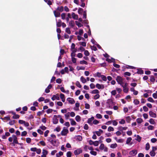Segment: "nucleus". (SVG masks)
Here are the masks:
<instances>
[{
  "label": "nucleus",
  "mask_w": 157,
  "mask_h": 157,
  "mask_svg": "<svg viewBox=\"0 0 157 157\" xmlns=\"http://www.w3.org/2000/svg\"><path fill=\"white\" fill-rule=\"evenodd\" d=\"M69 131L67 128L64 127L63 130L61 132V134L62 136H65L67 135Z\"/></svg>",
  "instance_id": "1"
},
{
  "label": "nucleus",
  "mask_w": 157,
  "mask_h": 157,
  "mask_svg": "<svg viewBox=\"0 0 157 157\" xmlns=\"http://www.w3.org/2000/svg\"><path fill=\"white\" fill-rule=\"evenodd\" d=\"M128 83L126 82L124 84V86H123V90L125 93H127L128 91Z\"/></svg>",
  "instance_id": "2"
},
{
  "label": "nucleus",
  "mask_w": 157,
  "mask_h": 157,
  "mask_svg": "<svg viewBox=\"0 0 157 157\" xmlns=\"http://www.w3.org/2000/svg\"><path fill=\"white\" fill-rule=\"evenodd\" d=\"M82 152V151L81 148H78L74 151V153L75 155H78Z\"/></svg>",
  "instance_id": "3"
},
{
  "label": "nucleus",
  "mask_w": 157,
  "mask_h": 157,
  "mask_svg": "<svg viewBox=\"0 0 157 157\" xmlns=\"http://www.w3.org/2000/svg\"><path fill=\"white\" fill-rule=\"evenodd\" d=\"M13 144H20L18 142V140H17V138L16 136V135H13Z\"/></svg>",
  "instance_id": "4"
},
{
  "label": "nucleus",
  "mask_w": 157,
  "mask_h": 157,
  "mask_svg": "<svg viewBox=\"0 0 157 157\" xmlns=\"http://www.w3.org/2000/svg\"><path fill=\"white\" fill-rule=\"evenodd\" d=\"M53 123L54 124H56L58 122V120L57 119V116L54 115V118L52 119Z\"/></svg>",
  "instance_id": "5"
},
{
  "label": "nucleus",
  "mask_w": 157,
  "mask_h": 157,
  "mask_svg": "<svg viewBox=\"0 0 157 157\" xmlns=\"http://www.w3.org/2000/svg\"><path fill=\"white\" fill-rule=\"evenodd\" d=\"M75 25V23L74 21L71 20L69 22V26L71 28H73Z\"/></svg>",
  "instance_id": "6"
},
{
  "label": "nucleus",
  "mask_w": 157,
  "mask_h": 157,
  "mask_svg": "<svg viewBox=\"0 0 157 157\" xmlns=\"http://www.w3.org/2000/svg\"><path fill=\"white\" fill-rule=\"evenodd\" d=\"M52 87V85L51 84H49L48 86L46 88L45 90V92L47 93H49L50 91V89Z\"/></svg>",
  "instance_id": "7"
},
{
  "label": "nucleus",
  "mask_w": 157,
  "mask_h": 157,
  "mask_svg": "<svg viewBox=\"0 0 157 157\" xmlns=\"http://www.w3.org/2000/svg\"><path fill=\"white\" fill-rule=\"evenodd\" d=\"M94 119V117H92L90 118H89L88 120L87 123H88L90 125H92L93 123H92V121Z\"/></svg>",
  "instance_id": "8"
},
{
  "label": "nucleus",
  "mask_w": 157,
  "mask_h": 157,
  "mask_svg": "<svg viewBox=\"0 0 157 157\" xmlns=\"http://www.w3.org/2000/svg\"><path fill=\"white\" fill-rule=\"evenodd\" d=\"M67 100L70 103L72 104H74L75 103V101L73 98H68L67 99Z\"/></svg>",
  "instance_id": "9"
},
{
  "label": "nucleus",
  "mask_w": 157,
  "mask_h": 157,
  "mask_svg": "<svg viewBox=\"0 0 157 157\" xmlns=\"http://www.w3.org/2000/svg\"><path fill=\"white\" fill-rule=\"evenodd\" d=\"M137 153V151L136 150H133L129 152V154L131 155L134 156Z\"/></svg>",
  "instance_id": "10"
},
{
  "label": "nucleus",
  "mask_w": 157,
  "mask_h": 157,
  "mask_svg": "<svg viewBox=\"0 0 157 157\" xmlns=\"http://www.w3.org/2000/svg\"><path fill=\"white\" fill-rule=\"evenodd\" d=\"M116 80H117V82L119 84L121 82L123 81V79L120 76H117L116 78Z\"/></svg>",
  "instance_id": "11"
},
{
  "label": "nucleus",
  "mask_w": 157,
  "mask_h": 157,
  "mask_svg": "<svg viewBox=\"0 0 157 157\" xmlns=\"http://www.w3.org/2000/svg\"><path fill=\"white\" fill-rule=\"evenodd\" d=\"M96 87L98 89H103L104 88V86L103 85H100L98 83H97L96 85Z\"/></svg>",
  "instance_id": "12"
},
{
  "label": "nucleus",
  "mask_w": 157,
  "mask_h": 157,
  "mask_svg": "<svg viewBox=\"0 0 157 157\" xmlns=\"http://www.w3.org/2000/svg\"><path fill=\"white\" fill-rule=\"evenodd\" d=\"M51 143L53 145V146H57L58 144H56V140H52L50 141Z\"/></svg>",
  "instance_id": "13"
},
{
  "label": "nucleus",
  "mask_w": 157,
  "mask_h": 157,
  "mask_svg": "<svg viewBox=\"0 0 157 157\" xmlns=\"http://www.w3.org/2000/svg\"><path fill=\"white\" fill-rule=\"evenodd\" d=\"M149 114L150 116L152 117L155 118L156 117V113H154L152 111H150L149 112Z\"/></svg>",
  "instance_id": "14"
},
{
  "label": "nucleus",
  "mask_w": 157,
  "mask_h": 157,
  "mask_svg": "<svg viewBox=\"0 0 157 157\" xmlns=\"http://www.w3.org/2000/svg\"><path fill=\"white\" fill-rule=\"evenodd\" d=\"M72 17L75 20H77L78 19V15L75 14V13L72 12L71 14Z\"/></svg>",
  "instance_id": "15"
},
{
  "label": "nucleus",
  "mask_w": 157,
  "mask_h": 157,
  "mask_svg": "<svg viewBox=\"0 0 157 157\" xmlns=\"http://www.w3.org/2000/svg\"><path fill=\"white\" fill-rule=\"evenodd\" d=\"M54 13L56 17H58L60 16V13L59 12H56V11H54Z\"/></svg>",
  "instance_id": "16"
},
{
  "label": "nucleus",
  "mask_w": 157,
  "mask_h": 157,
  "mask_svg": "<svg viewBox=\"0 0 157 157\" xmlns=\"http://www.w3.org/2000/svg\"><path fill=\"white\" fill-rule=\"evenodd\" d=\"M70 120L71 121V124L72 125H75L76 124V122L73 119H70Z\"/></svg>",
  "instance_id": "17"
},
{
  "label": "nucleus",
  "mask_w": 157,
  "mask_h": 157,
  "mask_svg": "<svg viewBox=\"0 0 157 157\" xmlns=\"http://www.w3.org/2000/svg\"><path fill=\"white\" fill-rule=\"evenodd\" d=\"M75 138L76 140H78L79 141H81L82 140V136L80 135L76 136Z\"/></svg>",
  "instance_id": "18"
},
{
  "label": "nucleus",
  "mask_w": 157,
  "mask_h": 157,
  "mask_svg": "<svg viewBox=\"0 0 157 157\" xmlns=\"http://www.w3.org/2000/svg\"><path fill=\"white\" fill-rule=\"evenodd\" d=\"M127 128V127H122V126H120L118 128V130L121 131H123L124 130H126Z\"/></svg>",
  "instance_id": "19"
},
{
  "label": "nucleus",
  "mask_w": 157,
  "mask_h": 157,
  "mask_svg": "<svg viewBox=\"0 0 157 157\" xmlns=\"http://www.w3.org/2000/svg\"><path fill=\"white\" fill-rule=\"evenodd\" d=\"M80 80L83 83H86V79L84 78L83 76H81L80 78Z\"/></svg>",
  "instance_id": "20"
},
{
  "label": "nucleus",
  "mask_w": 157,
  "mask_h": 157,
  "mask_svg": "<svg viewBox=\"0 0 157 157\" xmlns=\"http://www.w3.org/2000/svg\"><path fill=\"white\" fill-rule=\"evenodd\" d=\"M71 18V14L70 13H68L67 14V17L66 18V20L67 22H68L69 20V18Z\"/></svg>",
  "instance_id": "21"
},
{
  "label": "nucleus",
  "mask_w": 157,
  "mask_h": 157,
  "mask_svg": "<svg viewBox=\"0 0 157 157\" xmlns=\"http://www.w3.org/2000/svg\"><path fill=\"white\" fill-rule=\"evenodd\" d=\"M117 144L116 143L112 144L110 146V147L112 148H115L117 147Z\"/></svg>",
  "instance_id": "22"
},
{
  "label": "nucleus",
  "mask_w": 157,
  "mask_h": 157,
  "mask_svg": "<svg viewBox=\"0 0 157 157\" xmlns=\"http://www.w3.org/2000/svg\"><path fill=\"white\" fill-rule=\"evenodd\" d=\"M102 75H101V74L100 73L98 72L96 73V74H95L94 75V76L95 77H101Z\"/></svg>",
  "instance_id": "23"
},
{
  "label": "nucleus",
  "mask_w": 157,
  "mask_h": 157,
  "mask_svg": "<svg viewBox=\"0 0 157 157\" xmlns=\"http://www.w3.org/2000/svg\"><path fill=\"white\" fill-rule=\"evenodd\" d=\"M76 68L78 71H79L80 70H84L85 69V67H83V66H81V67L77 66Z\"/></svg>",
  "instance_id": "24"
},
{
  "label": "nucleus",
  "mask_w": 157,
  "mask_h": 157,
  "mask_svg": "<svg viewBox=\"0 0 157 157\" xmlns=\"http://www.w3.org/2000/svg\"><path fill=\"white\" fill-rule=\"evenodd\" d=\"M136 121L138 123L140 124L143 121V119L141 118H138L136 119Z\"/></svg>",
  "instance_id": "25"
},
{
  "label": "nucleus",
  "mask_w": 157,
  "mask_h": 157,
  "mask_svg": "<svg viewBox=\"0 0 157 157\" xmlns=\"http://www.w3.org/2000/svg\"><path fill=\"white\" fill-rule=\"evenodd\" d=\"M75 23L76 25L78 26V28L81 27L82 26V24L80 22H78V21H75Z\"/></svg>",
  "instance_id": "26"
},
{
  "label": "nucleus",
  "mask_w": 157,
  "mask_h": 157,
  "mask_svg": "<svg viewBox=\"0 0 157 157\" xmlns=\"http://www.w3.org/2000/svg\"><path fill=\"white\" fill-rule=\"evenodd\" d=\"M72 54H73V53H72L71 54V56H72V58H71L72 61L73 63H75L76 62V59L75 58L72 57V56H73Z\"/></svg>",
  "instance_id": "27"
},
{
  "label": "nucleus",
  "mask_w": 157,
  "mask_h": 157,
  "mask_svg": "<svg viewBox=\"0 0 157 157\" xmlns=\"http://www.w3.org/2000/svg\"><path fill=\"white\" fill-rule=\"evenodd\" d=\"M75 119L77 122H79L81 120L80 117L79 115H77L76 116Z\"/></svg>",
  "instance_id": "28"
},
{
  "label": "nucleus",
  "mask_w": 157,
  "mask_h": 157,
  "mask_svg": "<svg viewBox=\"0 0 157 157\" xmlns=\"http://www.w3.org/2000/svg\"><path fill=\"white\" fill-rule=\"evenodd\" d=\"M132 140V138L130 137H128L127 138L126 141V144H129V143Z\"/></svg>",
  "instance_id": "29"
},
{
  "label": "nucleus",
  "mask_w": 157,
  "mask_h": 157,
  "mask_svg": "<svg viewBox=\"0 0 157 157\" xmlns=\"http://www.w3.org/2000/svg\"><path fill=\"white\" fill-rule=\"evenodd\" d=\"M149 122V123L152 124H155V122L154 121V120L152 118H151L150 119Z\"/></svg>",
  "instance_id": "30"
},
{
  "label": "nucleus",
  "mask_w": 157,
  "mask_h": 157,
  "mask_svg": "<svg viewBox=\"0 0 157 157\" xmlns=\"http://www.w3.org/2000/svg\"><path fill=\"white\" fill-rule=\"evenodd\" d=\"M83 11V9L81 8H79L78 10V13L79 14H81Z\"/></svg>",
  "instance_id": "31"
},
{
  "label": "nucleus",
  "mask_w": 157,
  "mask_h": 157,
  "mask_svg": "<svg viewBox=\"0 0 157 157\" xmlns=\"http://www.w3.org/2000/svg\"><path fill=\"white\" fill-rule=\"evenodd\" d=\"M91 93L92 94H98L99 93V91L98 90L96 89L93 90L91 92Z\"/></svg>",
  "instance_id": "32"
},
{
  "label": "nucleus",
  "mask_w": 157,
  "mask_h": 157,
  "mask_svg": "<svg viewBox=\"0 0 157 157\" xmlns=\"http://www.w3.org/2000/svg\"><path fill=\"white\" fill-rule=\"evenodd\" d=\"M63 153L62 151H59V154H56V157H60L61 156L63 155Z\"/></svg>",
  "instance_id": "33"
},
{
  "label": "nucleus",
  "mask_w": 157,
  "mask_h": 157,
  "mask_svg": "<svg viewBox=\"0 0 157 157\" xmlns=\"http://www.w3.org/2000/svg\"><path fill=\"white\" fill-rule=\"evenodd\" d=\"M150 155L152 157L154 156L155 155V151H151L150 152Z\"/></svg>",
  "instance_id": "34"
},
{
  "label": "nucleus",
  "mask_w": 157,
  "mask_h": 157,
  "mask_svg": "<svg viewBox=\"0 0 157 157\" xmlns=\"http://www.w3.org/2000/svg\"><path fill=\"white\" fill-rule=\"evenodd\" d=\"M66 32L68 34H70L71 33V32L69 28H67L65 30Z\"/></svg>",
  "instance_id": "35"
},
{
  "label": "nucleus",
  "mask_w": 157,
  "mask_h": 157,
  "mask_svg": "<svg viewBox=\"0 0 157 157\" xmlns=\"http://www.w3.org/2000/svg\"><path fill=\"white\" fill-rule=\"evenodd\" d=\"M105 147V146L104 144H101L99 147V149L100 150H103L104 149Z\"/></svg>",
  "instance_id": "36"
},
{
  "label": "nucleus",
  "mask_w": 157,
  "mask_h": 157,
  "mask_svg": "<svg viewBox=\"0 0 157 157\" xmlns=\"http://www.w3.org/2000/svg\"><path fill=\"white\" fill-rule=\"evenodd\" d=\"M61 18L62 19L64 20L65 19L66 14L64 13H62L61 14Z\"/></svg>",
  "instance_id": "37"
},
{
  "label": "nucleus",
  "mask_w": 157,
  "mask_h": 157,
  "mask_svg": "<svg viewBox=\"0 0 157 157\" xmlns=\"http://www.w3.org/2000/svg\"><path fill=\"white\" fill-rule=\"evenodd\" d=\"M76 85L78 87L81 88L82 87L81 85L79 82L78 81H77L76 82Z\"/></svg>",
  "instance_id": "38"
},
{
  "label": "nucleus",
  "mask_w": 157,
  "mask_h": 157,
  "mask_svg": "<svg viewBox=\"0 0 157 157\" xmlns=\"http://www.w3.org/2000/svg\"><path fill=\"white\" fill-rule=\"evenodd\" d=\"M150 81L152 82H154L155 81V79L154 77L153 76H151L150 78Z\"/></svg>",
  "instance_id": "39"
},
{
  "label": "nucleus",
  "mask_w": 157,
  "mask_h": 157,
  "mask_svg": "<svg viewBox=\"0 0 157 157\" xmlns=\"http://www.w3.org/2000/svg\"><path fill=\"white\" fill-rule=\"evenodd\" d=\"M80 63L82 64H85L87 65L88 64L87 62L84 60L81 61L80 62Z\"/></svg>",
  "instance_id": "40"
},
{
  "label": "nucleus",
  "mask_w": 157,
  "mask_h": 157,
  "mask_svg": "<svg viewBox=\"0 0 157 157\" xmlns=\"http://www.w3.org/2000/svg\"><path fill=\"white\" fill-rule=\"evenodd\" d=\"M136 140L138 142H140L141 140V137H140L139 135H137Z\"/></svg>",
  "instance_id": "41"
},
{
  "label": "nucleus",
  "mask_w": 157,
  "mask_h": 157,
  "mask_svg": "<svg viewBox=\"0 0 157 157\" xmlns=\"http://www.w3.org/2000/svg\"><path fill=\"white\" fill-rule=\"evenodd\" d=\"M57 10H59L60 12H62L63 10V6H61L60 7H58L57 8Z\"/></svg>",
  "instance_id": "42"
},
{
  "label": "nucleus",
  "mask_w": 157,
  "mask_h": 157,
  "mask_svg": "<svg viewBox=\"0 0 157 157\" xmlns=\"http://www.w3.org/2000/svg\"><path fill=\"white\" fill-rule=\"evenodd\" d=\"M147 100L148 101L152 103H153L154 102V101L153 100V98L151 97L148 98H147Z\"/></svg>",
  "instance_id": "43"
},
{
  "label": "nucleus",
  "mask_w": 157,
  "mask_h": 157,
  "mask_svg": "<svg viewBox=\"0 0 157 157\" xmlns=\"http://www.w3.org/2000/svg\"><path fill=\"white\" fill-rule=\"evenodd\" d=\"M79 44L83 47H86V43L85 42H80Z\"/></svg>",
  "instance_id": "44"
},
{
  "label": "nucleus",
  "mask_w": 157,
  "mask_h": 157,
  "mask_svg": "<svg viewBox=\"0 0 157 157\" xmlns=\"http://www.w3.org/2000/svg\"><path fill=\"white\" fill-rule=\"evenodd\" d=\"M133 102L135 105H137L140 103V101L137 99H135L134 100Z\"/></svg>",
  "instance_id": "45"
},
{
  "label": "nucleus",
  "mask_w": 157,
  "mask_h": 157,
  "mask_svg": "<svg viewBox=\"0 0 157 157\" xmlns=\"http://www.w3.org/2000/svg\"><path fill=\"white\" fill-rule=\"evenodd\" d=\"M150 148V145L149 144L147 143L146 145L145 149L146 150H148Z\"/></svg>",
  "instance_id": "46"
},
{
  "label": "nucleus",
  "mask_w": 157,
  "mask_h": 157,
  "mask_svg": "<svg viewBox=\"0 0 157 157\" xmlns=\"http://www.w3.org/2000/svg\"><path fill=\"white\" fill-rule=\"evenodd\" d=\"M99 145V141H94L93 145L95 146H97Z\"/></svg>",
  "instance_id": "47"
},
{
  "label": "nucleus",
  "mask_w": 157,
  "mask_h": 157,
  "mask_svg": "<svg viewBox=\"0 0 157 157\" xmlns=\"http://www.w3.org/2000/svg\"><path fill=\"white\" fill-rule=\"evenodd\" d=\"M67 157H71V151H69L67 152L66 154Z\"/></svg>",
  "instance_id": "48"
},
{
  "label": "nucleus",
  "mask_w": 157,
  "mask_h": 157,
  "mask_svg": "<svg viewBox=\"0 0 157 157\" xmlns=\"http://www.w3.org/2000/svg\"><path fill=\"white\" fill-rule=\"evenodd\" d=\"M114 130V129L113 127L109 126L108 127V131L109 132L113 131Z\"/></svg>",
  "instance_id": "49"
},
{
  "label": "nucleus",
  "mask_w": 157,
  "mask_h": 157,
  "mask_svg": "<svg viewBox=\"0 0 157 157\" xmlns=\"http://www.w3.org/2000/svg\"><path fill=\"white\" fill-rule=\"evenodd\" d=\"M27 134V132L26 131H24L21 132V136H25Z\"/></svg>",
  "instance_id": "50"
},
{
  "label": "nucleus",
  "mask_w": 157,
  "mask_h": 157,
  "mask_svg": "<svg viewBox=\"0 0 157 157\" xmlns=\"http://www.w3.org/2000/svg\"><path fill=\"white\" fill-rule=\"evenodd\" d=\"M86 10L84 11L83 12V18L85 19H86Z\"/></svg>",
  "instance_id": "51"
},
{
  "label": "nucleus",
  "mask_w": 157,
  "mask_h": 157,
  "mask_svg": "<svg viewBox=\"0 0 157 157\" xmlns=\"http://www.w3.org/2000/svg\"><path fill=\"white\" fill-rule=\"evenodd\" d=\"M53 111V109H48L46 111V112L48 114H49V113H52V112Z\"/></svg>",
  "instance_id": "52"
},
{
  "label": "nucleus",
  "mask_w": 157,
  "mask_h": 157,
  "mask_svg": "<svg viewBox=\"0 0 157 157\" xmlns=\"http://www.w3.org/2000/svg\"><path fill=\"white\" fill-rule=\"evenodd\" d=\"M19 117L20 116L18 115L15 114L13 116V119H18V118H19Z\"/></svg>",
  "instance_id": "53"
},
{
  "label": "nucleus",
  "mask_w": 157,
  "mask_h": 157,
  "mask_svg": "<svg viewBox=\"0 0 157 157\" xmlns=\"http://www.w3.org/2000/svg\"><path fill=\"white\" fill-rule=\"evenodd\" d=\"M42 153L43 155H47V154L48 153V151L47 150L43 149V150Z\"/></svg>",
  "instance_id": "54"
},
{
  "label": "nucleus",
  "mask_w": 157,
  "mask_h": 157,
  "mask_svg": "<svg viewBox=\"0 0 157 157\" xmlns=\"http://www.w3.org/2000/svg\"><path fill=\"white\" fill-rule=\"evenodd\" d=\"M85 55L86 56H89L90 53L87 50H85L84 52Z\"/></svg>",
  "instance_id": "55"
},
{
  "label": "nucleus",
  "mask_w": 157,
  "mask_h": 157,
  "mask_svg": "<svg viewBox=\"0 0 157 157\" xmlns=\"http://www.w3.org/2000/svg\"><path fill=\"white\" fill-rule=\"evenodd\" d=\"M100 97V95L98 94L95 95L94 96V99H97L98 98H99Z\"/></svg>",
  "instance_id": "56"
},
{
  "label": "nucleus",
  "mask_w": 157,
  "mask_h": 157,
  "mask_svg": "<svg viewBox=\"0 0 157 157\" xmlns=\"http://www.w3.org/2000/svg\"><path fill=\"white\" fill-rule=\"evenodd\" d=\"M101 77L103 81H106L107 80V78L105 76L102 75Z\"/></svg>",
  "instance_id": "57"
},
{
  "label": "nucleus",
  "mask_w": 157,
  "mask_h": 157,
  "mask_svg": "<svg viewBox=\"0 0 157 157\" xmlns=\"http://www.w3.org/2000/svg\"><path fill=\"white\" fill-rule=\"evenodd\" d=\"M56 83L59 84H60L62 82V80L60 78H58L56 79Z\"/></svg>",
  "instance_id": "58"
},
{
  "label": "nucleus",
  "mask_w": 157,
  "mask_h": 157,
  "mask_svg": "<svg viewBox=\"0 0 157 157\" xmlns=\"http://www.w3.org/2000/svg\"><path fill=\"white\" fill-rule=\"evenodd\" d=\"M99 123V121L96 120H94L93 121V124H98Z\"/></svg>",
  "instance_id": "59"
},
{
  "label": "nucleus",
  "mask_w": 157,
  "mask_h": 157,
  "mask_svg": "<svg viewBox=\"0 0 157 157\" xmlns=\"http://www.w3.org/2000/svg\"><path fill=\"white\" fill-rule=\"evenodd\" d=\"M15 121L14 120L10 121L9 122V124L11 125H13L15 123Z\"/></svg>",
  "instance_id": "60"
},
{
  "label": "nucleus",
  "mask_w": 157,
  "mask_h": 157,
  "mask_svg": "<svg viewBox=\"0 0 157 157\" xmlns=\"http://www.w3.org/2000/svg\"><path fill=\"white\" fill-rule=\"evenodd\" d=\"M90 153L93 155L95 156L97 155V152L96 151H91Z\"/></svg>",
  "instance_id": "61"
},
{
  "label": "nucleus",
  "mask_w": 157,
  "mask_h": 157,
  "mask_svg": "<svg viewBox=\"0 0 157 157\" xmlns=\"http://www.w3.org/2000/svg\"><path fill=\"white\" fill-rule=\"evenodd\" d=\"M147 128L149 130H152L154 128V127L151 125L148 126Z\"/></svg>",
  "instance_id": "62"
},
{
  "label": "nucleus",
  "mask_w": 157,
  "mask_h": 157,
  "mask_svg": "<svg viewBox=\"0 0 157 157\" xmlns=\"http://www.w3.org/2000/svg\"><path fill=\"white\" fill-rule=\"evenodd\" d=\"M96 117L98 119H101L102 117L101 115L99 114H96Z\"/></svg>",
  "instance_id": "63"
},
{
  "label": "nucleus",
  "mask_w": 157,
  "mask_h": 157,
  "mask_svg": "<svg viewBox=\"0 0 157 157\" xmlns=\"http://www.w3.org/2000/svg\"><path fill=\"white\" fill-rule=\"evenodd\" d=\"M60 130V128L59 127H57L54 129V131H56L57 132H59Z\"/></svg>",
  "instance_id": "64"
}]
</instances>
